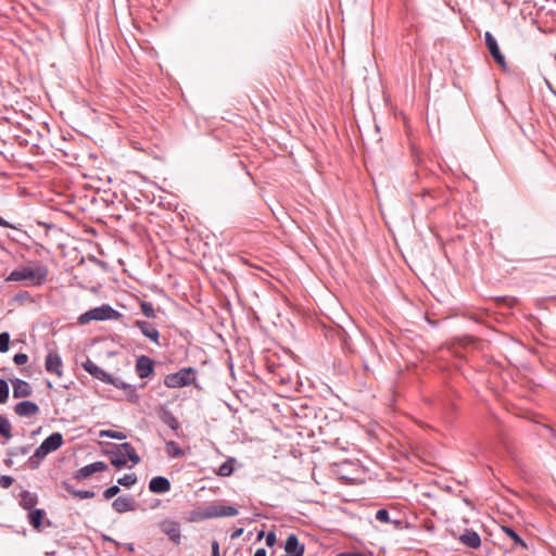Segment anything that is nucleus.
I'll use <instances>...</instances> for the list:
<instances>
[{
  "mask_svg": "<svg viewBox=\"0 0 556 556\" xmlns=\"http://www.w3.org/2000/svg\"><path fill=\"white\" fill-rule=\"evenodd\" d=\"M376 519L380 522L391 521L389 511L386 508H380L376 513Z\"/></svg>",
  "mask_w": 556,
  "mask_h": 556,
  "instance_id": "f704fd0d",
  "label": "nucleus"
},
{
  "mask_svg": "<svg viewBox=\"0 0 556 556\" xmlns=\"http://www.w3.org/2000/svg\"><path fill=\"white\" fill-rule=\"evenodd\" d=\"M37 501H38V498L35 493H30L28 491H23V493L21 494L20 505L24 509L30 510L37 504Z\"/></svg>",
  "mask_w": 556,
  "mask_h": 556,
  "instance_id": "4be33fe9",
  "label": "nucleus"
},
{
  "mask_svg": "<svg viewBox=\"0 0 556 556\" xmlns=\"http://www.w3.org/2000/svg\"><path fill=\"white\" fill-rule=\"evenodd\" d=\"M45 368L49 374H54L58 377L63 376V362L56 351H50L45 359Z\"/></svg>",
  "mask_w": 556,
  "mask_h": 556,
  "instance_id": "6e6552de",
  "label": "nucleus"
},
{
  "mask_svg": "<svg viewBox=\"0 0 556 556\" xmlns=\"http://www.w3.org/2000/svg\"><path fill=\"white\" fill-rule=\"evenodd\" d=\"M137 482V476L135 473H127L117 480V483L130 488Z\"/></svg>",
  "mask_w": 556,
  "mask_h": 556,
  "instance_id": "2f4dec72",
  "label": "nucleus"
},
{
  "mask_svg": "<svg viewBox=\"0 0 556 556\" xmlns=\"http://www.w3.org/2000/svg\"><path fill=\"white\" fill-rule=\"evenodd\" d=\"M112 508L116 513L123 514V513L135 510L136 503H135V501L132 500L131 496L123 495V496H118L117 498H115L113 501Z\"/></svg>",
  "mask_w": 556,
  "mask_h": 556,
  "instance_id": "dca6fc26",
  "label": "nucleus"
},
{
  "mask_svg": "<svg viewBox=\"0 0 556 556\" xmlns=\"http://www.w3.org/2000/svg\"><path fill=\"white\" fill-rule=\"evenodd\" d=\"M0 226L1 227H5V228H16L14 225H12L11 223H9L8 220H5L4 218H2L0 216Z\"/></svg>",
  "mask_w": 556,
  "mask_h": 556,
  "instance_id": "c03bdc74",
  "label": "nucleus"
},
{
  "mask_svg": "<svg viewBox=\"0 0 556 556\" xmlns=\"http://www.w3.org/2000/svg\"><path fill=\"white\" fill-rule=\"evenodd\" d=\"M81 367L84 370H86L90 376L93 378L100 380L101 382L106 383V381L110 379L109 372L103 370L101 367H99L97 364H94L91 359L87 358L86 362L81 364Z\"/></svg>",
  "mask_w": 556,
  "mask_h": 556,
  "instance_id": "ddd939ff",
  "label": "nucleus"
},
{
  "mask_svg": "<svg viewBox=\"0 0 556 556\" xmlns=\"http://www.w3.org/2000/svg\"><path fill=\"white\" fill-rule=\"evenodd\" d=\"M547 87H548V89H549V91H551V92H552V90H555V89L553 88V86H552L549 83H547Z\"/></svg>",
  "mask_w": 556,
  "mask_h": 556,
  "instance_id": "3c124183",
  "label": "nucleus"
},
{
  "mask_svg": "<svg viewBox=\"0 0 556 556\" xmlns=\"http://www.w3.org/2000/svg\"><path fill=\"white\" fill-rule=\"evenodd\" d=\"M161 531L168 536V539L175 544L180 543V528L175 521L166 520L160 525Z\"/></svg>",
  "mask_w": 556,
  "mask_h": 556,
  "instance_id": "2eb2a0df",
  "label": "nucleus"
},
{
  "mask_svg": "<svg viewBox=\"0 0 556 556\" xmlns=\"http://www.w3.org/2000/svg\"><path fill=\"white\" fill-rule=\"evenodd\" d=\"M122 314L114 309L110 304H102L101 306L93 307L78 317L80 325H86L92 320H115L118 319Z\"/></svg>",
  "mask_w": 556,
  "mask_h": 556,
  "instance_id": "20e7f679",
  "label": "nucleus"
},
{
  "mask_svg": "<svg viewBox=\"0 0 556 556\" xmlns=\"http://www.w3.org/2000/svg\"><path fill=\"white\" fill-rule=\"evenodd\" d=\"M170 490V482L166 477L156 476L149 482V491L155 494H163Z\"/></svg>",
  "mask_w": 556,
  "mask_h": 556,
  "instance_id": "a211bd4d",
  "label": "nucleus"
},
{
  "mask_svg": "<svg viewBox=\"0 0 556 556\" xmlns=\"http://www.w3.org/2000/svg\"><path fill=\"white\" fill-rule=\"evenodd\" d=\"M99 435L101 438H110V439H115V440H124L126 439V434L122 431H116V430H101L99 432Z\"/></svg>",
  "mask_w": 556,
  "mask_h": 556,
  "instance_id": "c756f323",
  "label": "nucleus"
},
{
  "mask_svg": "<svg viewBox=\"0 0 556 556\" xmlns=\"http://www.w3.org/2000/svg\"><path fill=\"white\" fill-rule=\"evenodd\" d=\"M212 556H220L219 555V543L216 540H214L212 542Z\"/></svg>",
  "mask_w": 556,
  "mask_h": 556,
  "instance_id": "37998d69",
  "label": "nucleus"
},
{
  "mask_svg": "<svg viewBox=\"0 0 556 556\" xmlns=\"http://www.w3.org/2000/svg\"><path fill=\"white\" fill-rule=\"evenodd\" d=\"M161 421L168 426L173 431H177L179 429V422L174 414L168 409H162L160 413Z\"/></svg>",
  "mask_w": 556,
  "mask_h": 556,
  "instance_id": "412c9836",
  "label": "nucleus"
},
{
  "mask_svg": "<svg viewBox=\"0 0 556 556\" xmlns=\"http://www.w3.org/2000/svg\"><path fill=\"white\" fill-rule=\"evenodd\" d=\"M136 372L141 378H149L154 372V361L149 356L141 355L136 361Z\"/></svg>",
  "mask_w": 556,
  "mask_h": 556,
  "instance_id": "9d476101",
  "label": "nucleus"
},
{
  "mask_svg": "<svg viewBox=\"0 0 556 556\" xmlns=\"http://www.w3.org/2000/svg\"><path fill=\"white\" fill-rule=\"evenodd\" d=\"M552 93L556 97V90H552Z\"/></svg>",
  "mask_w": 556,
  "mask_h": 556,
  "instance_id": "864d4df0",
  "label": "nucleus"
},
{
  "mask_svg": "<svg viewBox=\"0 0 556 556\" xmlns=\"http://www.w3.org/2000/svg\"><path fill=\"white\" fill-rule=\"evenodd\" d=\"M28 361V356L25 354V353H17L14 355L13 357V362L17 365V366H22V365H25Z\"/></svg>",
  "mask_w": 556,
  "mask_h": 556,
  "instance_id": "e433bc0d",
  "label": "nucleus"
},
{
  "mask_svg": "<svg viewBox=\"0 0 556 556\" xmlns=\"http://www.w3.org/2000/svg\"><path fill=\"white\" fill-rule=\"evenodd\" d=\"M283 548L291 556H303L305 552L304 544L300 543L298 535L294 533L288 535Z\"/></svg>",
  "mask_w": 556,
  "mask_h": 556,
  "instance_id": "9b49d317",
  "label": "nucleus"
},
{
  "mask_svg": "<svg viewBox=\"0 0 556 556\" xmlns=\"http://www.w3.org/2000/svg\"><path fill=\"white\" fill-rule=\"evenodd\" d=\"M484 39H485V46H486L490 54L494 59V61L500 66L506 67L505 56L502 54V52L500 50V47L497 45V41L494 38V36L490 31H486L485 35H484Z\"/></svg>",
  "mask_w": 556,
  "mask_h": 556,
  "instance_id": "1a4fd4ad",
  "label": "nucleus"
},
{
  "mask_svg": "<svg viewBox=\"0 0 556 556\" xmlns=\"http://www.w3.org/2000/svg\"><path fill=\"white\" fill-rule=\"evenodd\" d=\"M65 490L73 496L78 497L80 500L92 498L96 494L91 490H76L70 484H65Z\"/></svg>",
  "mask_w": 556,
  "mask_h": 556,
  "instance_id": "393cba45",
  "label": "nucleus"
},
{
  "mask_svg": "<svg viewBox=\"0 0 556 556\" xmlns=\"http://www.w3.org/2000/svg\"><path fill=\"white\" fill-rule=\"evenodd\" d=\"M459 542L470 548H478L481 545L480 535L468 529L459 536Z\"/></svg>",
  "mask_w": 556,
  "mask_h": 556,
  "instance_id": "6ab92c4d",
  "label": "nucleus"
},
{
  "mask_svg": "<svg viewBox=\"0 0 556 556\" xmlns=\"http://www.w3.org/2000/svg\"><path fill=\"white\" fill-rule=\"evenodd\" d=\"M48 388H52V383L51 382H48Z\"/></svg>",
  "mask_w": 556,
  "mask_h": 556,
  "instance_id": "603ef678",
  "label": "nucleus"
},
{
  "mask_svg": "<svg viewBox=\"0 0 556 556\" xmlns=\"http://www.w3.org/2000/svg\"><path fill=\"white\" fill-rule=\"evenodd\" d=\"M121 489L118 485H112V486H109L104 492H103V498L104 500H111L113 498L114 496H116L118 493H119Z\"/></svg>",
  "mask_w": 556,
  "mask_h": 556,
  "instance_id": "72a5a7b5",
  "label": "nucleus"
},
{
  "mask_svg": "<svg viewBox=\"0 0 556 556\" xmlns=\"http://www.w3.org/2000/svg\"><path fill=\"white\" fill-rule=\"evenodd\" d=\"M267 552L265 548L261 547V548H257L254 553L253 556H266Z\"/></svg>",
  "mask_w": 556,
  "mask_h": 556,
  "instance_id": "49530a36",
  "label": "nucleus"
},
{
  "mask_svg": "<svg viewBox=\"0 0 556 556\" xmlns=\"http://www.w3.org/2000/svg\"><path fill=\"white\" fill-rule=\"evenodd\" d=\"M108 384H112L117 389L125 391L128 394H134L135 389L131 384L124 382L121 378L110 375V379L106 381Z\"/></svg>",
  "mask_w": 556,
  "mask_h": 556,
  "instance_id": "b1692460",
  "label": "nucleus"
},
{
  "mask_svg": "<svg viewBox=\"0 0 556 556\" xmlns=\"http://www.w3.org/2000/svg\"><path fill=\"white\" fill-rule=\"evenodd\" d=\"M111 447L112 448L106 451L105 454L110 457V462L114 467H125L127 459H129L134 465L140 463V457L130 443L124 442L122 444H111Z\"/></svg>",
  "mask_w": 556,
  "mask_h": 556,
  "instance_id": "f03ea898",
  "label": "nucleus"
},
{
  "mask_svg": "<svg viewBox=\"0 0 556 556\" xmlns=\"http://www.w3.org/2000/svg\"><path fill=\"white\" fill-rule=\"evenodd\" d=\"M243 533V528H238L231 533V539H238Z\"/></svg>",
  "mask_w": 556,
  "mask_h": 556,
  "instance_id": "a18cd8bd",
  "label": "nucleus"
},
{
  "mask_svg": "<svg viewBox=\"0 0 556 556\" xmlns=\"http://www.w3.org/2000/svg\"><path fill=\"white\" fill-rule=\"evenodd\" d=\"M15 300L21 302L25 300H30V294L27 291H22L15 295Z\"/></svg>",
  "mask_w": 556,
  "mask_h": 556,
  "instance_id": "79ce46f5",
  "label": "nucleus"
},
{
  "mask_svg": "<svg viewBox=\"0 0 556 556\" xmlns=\"http://www.w3.org/2000/svg\"><path fill=\"white\" fill-rule=\"evenodd\" d=\"M134 326L137 327L141 333L148 338L151 342L156 345H161L160 343V331L155 328V326L147 320L137 319L134 321Z\"/></svg>",
  "mask_w": 556,
  "mask_h": 556,
  "instance_id": "0eeeda50",
  "label": "nucleus"
},
{
  "mask_svg": "<svg viewBox=\"0 0 556 556\" xmlns=\"http://www.w3.org/2000/svg\"><path fill=\"white\" fill-rule=\"evenodd\" d=\"M502 531L511 539L515 548L527 549L528 545L523 539L510 527L503 526Z\"/></svg>",
  "mask_w": 556,
  "mask_h": 556,
  "instance_id": "aec40b11",
  "label": "nucleus"
},
{
  "mask_svg": "<svg viewBox=\"0 0 556 556\" xmlns=\"http://www.w3.org/2000/svg\"><path fill=\"white\" fill-rule=\"evenodd\" d=\"M166 453L172 458H177L184 455L182 448L175 441L166 442Z\"/></svg>",
  "mask_w": 556,
  "mask_h": 556,
  "instance_id": "bb28decb",
  "label": "nucleus"
},
{
  "mask_svg": "<svg viewBox=\"0 0 556 556\" xmlns=\"http://www.w3.org/2000/svg\"><path fill=\"white\" fill-rule=\"evenodd\" d=\"M390 522L394 526L395 529H402L403 527L402 520H391Z\"/></svg>",
  "mask_w": 556,
  "mask_h": 556,
  "instance_id": "de8ad7c7",
  "label": "nucleus"
},
{
  "mask_svg": "<svg viewBox=\"0 0 556 556\" xmlns=\"http://www.w3.org/2000/svg\"><path fill=\"white\" fill-rule=\"evenodd\" d=\"M263 536H264V531L262 530L257 533V539L261 540Z\"/></svg>",
  "mask_w": 556,
  "mask_h": 556,
  "instance_id": "09e8293b",
  "label": "nucleus"
},
{
  "mask_svg": "<svg viewBox=\"0 0 556 556\" xmlns=\"http://www.w3.org/2000/svg\"><path fill=\"white\" fill-rule=\"evenodd\" d=\"M29 451V446H20L12 450L9 454L12 456L25 455Z\"/></svg>",
  "mask_w": 556,
  "mask_h": 556,
  "instance_id": "ea45409f",
  "label": "nucleus"
},
{
  "mask_svg": "<svg viewBox=\"0 0 556 556\" xmlns=\"http://www.w3.org/2000/svg\"><path fill=\"white\" fill-rule=\"evenodd\" d=\"M45 515L46 513L43 509H30V513L28 515V521L35 529H39L41 527Z\"/></svg>",
  "mask_w": 556,
  "mask_h": 556,
  "instance_id": "5701e85b",
  "label": "nucleus"
},
{
  "mask_svg": "<svg viewBox=\"0 0 556 556\" xmlns=\"http://www.w3.org/2000/svg\"><path fill=\"white\" fill-rule=\"evenodd\" d=\"M337 556H372V554L371 553L366 554V553H362V552H342V553H339Z\"/></svg>",
  "mask_w": 556,
  "mask_h": 556,
  "instance_id": "a19ab883",
  "label": "nucleus"
},
{
  "mask_svg": "<svg viewBox=\"0 0 556 556\" xmlns=\"http://www.w3.org/2000/svg\"><path fill=\"white\" fill-rule=\"evenodd\" d=\"M10 388L7 380L0 378V404H4L9 399Z\"/></svg>",
  "mask_w": 556,
  "mask_h": 556,
  "instance_id": "7c9ffc66",
  "label": "nucleus"
},
{
  "mask_svg": "<svg viewBox=\"0 0 556 556\" xmlns=\"http://www.w3.org/2000/svg\"><path fill=\"white\" fill-rule=\"evenodd\" d=\"M140 308H141L142 314L147 318H155L156 317V311L152 303L147 302V301H141Z\"/></svg>",
  "mask_w": 556,
  "mask_h": 556,
  "instance_id": "cd10ccee",
  "label": "nucleus"
},
{
  "mask_svg": "<svg viewBox=\"0 0 556 556\" xmlns=\"http://www.w3.org/2000/svg\"><path fill=\"white\" fill-rule=\"evenodd\" d=\"M277 542V536L274 531H269L265 536V543L268 547H273Z\"/></svg>",
  "mask_w": 556,
  "mask_h": 556,
  "instance_id": "4c0bfd02",
  "label": "nucleus"
},
{
  "mask_svg": "<svg viewBox=\"0 0 556 556\" xmlns=\"http://www.w3.org/2000/svg\"><path fill=\"white\" fill-rule=\"evenodd\" d=\"M14 412L20 417H30L39 413V407L35 402L22 401L14 406Z\"/></svg>",
  "mask_w": 556,
  "mask_h": 556,
  "instance_id": "f3484780",
  "label": "nucleus"
},
{
  "mask_svg": "<svg viewBox=\"0 0 556 556\" xmlns=\"http://www.w3.org/2000/svg\"><path fill=\"white\" fill-rule=\"evenodd\" d=\"M63 444V435L60 432H53L47 437L28 458L27 465L30 469L39 468L41 460L50 453L59 450Z\"/></svg>",
  "mask_w": 556,
  "mask_h": 556,
  "instance_id": "f257e3e1",
  "label": "nucleus"
},
{
  "mask_svg": "<svg viewBox=\"0 0 556 556\" xmlns=\"http://www.w3.org/2000/svg\"><path fill=\"white\" fill-rule=\"evenodd\" d=\"M10 344V333L1 332L0 333V353H5L9 350Z\"/></svg>",
  "mask_w": 556,
  "mask_h": 556,
  "instance_id": "473e14b6",
  "label": "nucleus"
},
{
  "mask_svg": "<svg viewBox=\"0 0 556 556\" xmlns=\"http://www.w3.org/2000/svg\"><path fill=\"white\" fill-rule=\"evenodd\" d=\"M496 301L498 303H503L509 307H513L517 303V300L515 298H507V296L497 298Z\"/></svg>",
  "mask_w": 556,
  "mask_h": 556,
  "instance_id": "58836bf2",
  "label": "nucleus"
},
{
  "mask_svg": "<svg viewBox=\"0 0 556 556\" xmlns=\"http://www.w3.org/2000/svg\"><path fill=\"white\" fill-rule=\"evenodd\" d=\"M14 482V479L11 476H0V486L3 489L10 488Z\"/></svg>",
  "mask_w": 556,
  "mask_h": 556,
  "instance_id": "c9c22d12",
  "label": "nucleus"
},
{
  "mask_svg": "<svg viewBox=\"0 0 556 556\" xmlns=\"http://www.w3.org/2000/svg\"><path fill=\"white\" fill-rule=\"evenodd\" d=\"M127 549H128V551H132V549H134V547H132V544H131V543L127 544Z\"/></svg>",
  "mask_w": 556,
  "mask_h": 556,
  "instance_id": "8fccbe9b",
  "label": "nucleus"
},
{
  "mask_svg": "<svg viewBox=\"0 0 556 556\" xmlns=\"http://www.w3.org/2000/svg\"><path fill=\"white\" fill-rule=\"evenodd\" d=\"M197 376L198 370L194 367H185L165 376L164 384L169 389L188 387L195 382Z\"/></svg>",
  "mask_w": 556,
  "mask_h": 556,
  "instance_id": "39448f33",
  "label": "nucleus"
},
{
  "mask_svg": "<svg viewBox=\"0 0 556 556\" xmlns=\"http://www.w3.org/2000/svg\"><path fill=\"white\" fill-rule=\"evenodd\" d=\"M48 276V268L45 265H37L35 268L21 267L10 273L7 281H23L27 280L31 286H41Z\"/></svg>",
  "mask_w": 556,
  "mask_h": 556,
  "instance_id": "7ed1b4c3",
  "label": "nucleus"
},
{
  "mask_svg": "<svg viewBox=\"0 0 556 556\" xmlns=\"http://www.w3.org/2000/svg\"><path fill=\"white\" fill-rule=\"evenodd\" d=\"M108 469V465L104 462H94L86 465L76 471L75 478L77 480L86 479L96 472H101Z\"/></svg>",
  "mask_w": 556,
  "mask_h": 556,
  "instance_id": "f8f14e48",
  "label": "nucleus"
},
{
  "mask_svg": "<svg viewBox=\"0 0 556 556\" xmlns=\"http://www.w3.org/2000/svg\"><path fill=\"white\" fill-rule=\"evenodd\" d=\"M0 435L7 440H10L13 435L11 422L4 415H0Z\"/></svg>",
  "mask_w": 556,
  "mask_h": 556,
  "instance_id": "a878e982",
  "label": "nucleus"
},
{
  "mask_svg": "<svg viewBox=\"0 0 556 556\" xmlns=\"http://www.w3.org/2000/svg\"><path fill=\"white\" fill-rule=\"evenodd\" d=\"M233 459H228L225 463H223L217 471V475L220 477H229L233 472Z\"/></svg>",
  "mask_w": 556,
  "mask_h": 556,
  "instance_id": "c85d7f7f",
  "label": "nucleus"
},
{
  "mask_svg": "<svg viewBox=\"0 0 556 556\" xmlns=\"http://www.w3.org/2000/svg\"><path fill=\"white\" fill-rule=\"evenodd\" d=\"M238 515V509L231 505L211 504L202 513L203 519L233 517Z\"/></svg>",
  "mask_w": 556,
  "mask_h": 556,
  "instance_id": "423d86ee",
  "label": "nucleus"
},
{
  "mask_svg": "<svg viewBox=\"0 0 556 556\" xmlns=\"http://www.w3.org/2000/svg\"><path fill=\"white\" fill-rule=\"evenodd\" d=\"M10 381L13 387L14 399L28 397L31 395L33 389L27 381L22 380L20 378H12L10 379Z\"/></svg>",
  "mask_w": 556,
  "mask_h": 556,
  "instance_id": "4468645a",
  "label": "nucleus"
}]
</instances>
